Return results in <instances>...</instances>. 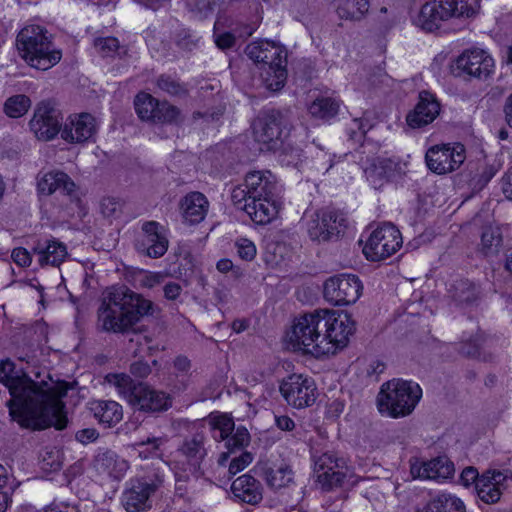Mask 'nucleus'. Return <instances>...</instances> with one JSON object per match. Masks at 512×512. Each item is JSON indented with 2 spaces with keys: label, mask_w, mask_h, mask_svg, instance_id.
<instances>
[{
  "label": "nucleus",
  "mask_w": 512,
  "mask_h": 512,
  "mask_svg": "<svg viewBox=\"0 0 512 512\" xmlns=\"http://www.w3.org/2000/svg\"><path fill=\"white\" fill-rule=\"evenodd\" d=\"M0 383L8 388L11 395L7 401L9 414L22 428H66L68 419L62 398L67 395V385L36 383L25 373L15 371V365L10 360L0 364Z\"/></svg>",
  "instance_id": "obj_1"
},
{
  "label": "nucleus",
  "mask_w": 512,
  "mask_h": 512,
  "mask_svg": "<svg viewBox=\"0 0 512 512\" xmlns=\"http://www.w3.org/2000/svg\"><path fill=\"white\" fill-rule=\"evenodd\" d=\"M153 303L127 288H112L98 310V322L107 332L130 330L144 315L153 313Z\"/></svg>",
  "instance_id": "obj_2"
},
{
  "label": "nucleus",
  "mask_w": 512,
  "mask_h": 512,
  "mask_svg": "<svg viewBox=\"0 0 512 512\" xmlns=\"http://www.w3.org/2000/svg\"><path fill=\"white\" fill-rule=\"evenodd\" d=\"M245 54L256 65H261V77L271 91L282 89L287 80V49L280 43L259 39L249 43Z\"/></svg>",
  "instance_id": "obj_3"
},
{
  "label": "nucleus",
  "mask_w": 512,
  "mask_h": 512,
  "mask_svg": "<svg viewBox=\"0 0 512 512\" xmlns=\"http://www.w3.org/2000/svg\"><path fill=\"white\" fill-rule=\"evenodd\" d=\"M118 394L135 410L145 413H160L172 406V399L164 391L156 390L146 383H135L125 373H111L105 377Z\"/></svg>",
  "instance_id": "obj_4"
},
{
  "label": "nucleus",
  "mask_w": 512,
  "mask_h": 512,
  "mask_svg": "<svg viewBox=\"0 0 512 512\" xmlns=\"http://www.w3.org/2000/svg\"><path fill=\"white\" fill-rule=\"evenodd\" d=\"M16 47L20 56L33 68L48 70L62 58V52L51 40L48 31L39 25H28L17 35Z\"/></svg>",
  "instance_id": "obj_5"
},
{
  "label": "nucleus",
  "mask_w": 512,
  "mask_h": 512,
  "mask_svg": "<svg viewBox=\"0 0 512 512\" xmlns=\"http://www.w3.org/2000/svg\"><path fill=\"white\" fill-rule=\"evenodd\" d=\"M421 397L422 389L417 383L393 379L382 384L377 407L382 415L401 418L413 412Z\"/></svg>",
  "instance_id": "obj_6"
},
{
  "label": "nucleus",
  "mask_w": 512,
  "mask_h": 512,
  "mask_svg": "<svg viewBox=\"0 0 512 512\" xmlns=\"http://www.w3.org/2000/svg\"><path fill=\"white\" fill-rule=\"evenodd\" d=\"M143 476L135 477L130 481V486L125 490L122 503L127 512H144L150 509V497L163 485L169 465L161 459H157L145 467Z\"/></svg>",
  "instance_id": "obj_7"
},
{
  "label": "nucleus",
  "mask_w": 512,
  "mask_h": 512,
  "mask_svg": "<svg viewBox=\"0 0 512 512\" xmlns=\"http://www.w3.org/2000/svg\"><path fill=\"white\" fill-rule=\"evenodd\" d=\"M479 7V0H433L422 6L414 22L421 29L432 32L449 18L474 16Z\"/></svg>",
  "instance_id": "obj_8"
},
{
  "label": "nucleus",
  "mask_w": 512,
  "mask_h": 512,
  "mask_svg": "<svg viewBox=\"0 0 512 512\" xmlns=\"http://www.w3.org/2000/svg\"><path fill=\"white\" fill-rule=\"evenodd\" d=\"M321 312L300 316L294 322L291 330L286 334V342L294 351L311 354L314 357L327 355L329 347L323 343L322 328H320Z\"/></svg>",
  "instance_id": "obj_9"
},
{
  "label": "nucleus",
  "mask_w": 512,
  "mask_h": 512,
  "mask_svg": "<svg viewBox=\"0 0 512 512\" xmlns=\"http://www.w3.org/2000/svg\"><path fill=\"white\" fill-rule=\"evenodd\" d=\"M175 461V477L177 481L199 479L205 475L204 461L207 456L205 437L201 433L186 438L179 447Z\"/></svg>",
  "instance_id": "obj_10"
},
{
  "label": "nucleus",
  "mask_w": 512,
  "mask_h": 512,
  "mask_svg": "<svg viewBox=\"0 0 512 512\" xmlns=\"http://www.w3.org/2000/svg\"><path fill=\"white\" fill-rule=\"evenodd\" d=\"M304 226L309 238L318 243L338 239L346 227L344 215L334 209L323 208L304 214Z\"/></svg>",
  "instance_id": "obj_11"
},
{
  "label": "nucleus",
  "mask_w": 512,
  "mask_h": 512,
  "mask_svg": "<svg viewBox=\"0 0 512 512\" xmlns=\"http://www.w3.org/2000/svg\"><path fill=\"white\" fill-rule=\"evenodd\" d=\"M323 343L328 344L327 355L335 354L337 350L346 347L349 337L354 333L355 323L345 312L320 309ZM327 347V345H324Z\"/></svg>",
  "instance_id": "obj_12"
},
{
  "label": "nucleus",
  "mask_w": 512,
  "mask_h": 512,
  "mask_svg": "<svg viewBox=\"0 0 512 512\" xmlns=\"http://www.w3.org/2000/svg\"><path fill=\"white\" fill-rule=\"evenodd\" d=\"M289 126V119L283 112L274 109L264 111L253 123L254 138L267 150L276 149L282 138L288 135Z\"/></svg>",
  "instance_id": "obj_13"
},
{
  "label": "nucleus",
  "mask_w": 512,
  "mask_h": 512,
  "mask_svg": "<svg viewBox=\"0 0 512 512\" xmlns=\"http://www.w3.org/2000/svg\"><path fill=\"white\" fill-rule=\"evenodd\" d=\"M402 245L400 231L391 223H384L371 232L363 248L370 261H380L396 253Z\"/></svg>",
  "instance_id": "obj_14"
},
{
  "label": "nucleus",
  "mask_w": 512,
  "mask_h": 512,
  "mask_svg": "<svg viewBox=\"0 0 512 512\" xmlns=\"http://www.w3.org/2000/svg\"><path fill=\"white\" fill-rule=\"evenodd\" d=\"M363 285L354 274H338L324 283V298L335 306L354 304L362 294Z\"/></svg>",
  "instance_id": "obj_15"
},
{
  "label": "nucleus",
  "mask_w": 512,
  "mask_h": 512,
  "mask_svg": "<svg viewBox=\"0 0 512 512\" xmlns=\"http://www.w3.org/2000/svg\"><path fill=\"white\" fill-rule=\"evenodd\" d=\"M279 390L285 401L297 409L311 406L316 400L317 388L313 379L302 374L284 378Z\"/></svg>",
  "instance_id": "obj_16"
},
{
  "label": "nucleus",
  "mask_w": 512,
  "mask_h": 512,
  "mask_svg": "<svg viewBox=\"0 0 512 512\" xmlns=\"http://www.w3.org/2000/svg\"><path fill=\"white\" fill-rule=\"evenodd\" d=\"M465 159V147L461 143L434 145L425 154L427 167L439 175L458 169Z\"/></svg>",
  "instance_id": "obj_17"
},
{
  "label": "nucleus",
  "mask_w": 512,
  "mask_h": 512,
  "mask_svg": "<svg viewBox=\"0 0 512 512\" xmlns=\"http://www.w3.org/2000/svg\"><path fill=\"white\" fill-rule=\"evenodd\" d=\"M348 466L344 458L335 453L325 452L314 460V474L317 482L325 489L342 485Z\"/></svg>",
  "instance_id": "obj_18"
},
{
  "label": "nucleus",
  "mask_w": 512,
  "mask_h": 512,
  "mask_svg": "<svg viewBox=\"0 0 512 512\" xmlns=\"http://www.w3.org/2000/svg\"><path fill=\"white\" fill-rule=\"evenodd\" d=\"M61 112L48 102L37 105L29 122L31 131L39 140H52L62 130Z\"/></svg>",
  "instance_id": "obj_19"
},
{
  "label": "nucleus",
  "mask_w": 512,
  "mask_h": 512,
  "mask_svg": "<svg viewBox=\"0 0 512 512\" xmlns=\"http://www.w3.org/2000/svg\"><path fill=\"white\" fill-rule=\"evenodd\" d=\"M97 127L96 118L90 113L72 114L62 126L61 137L69 143H84L95 136Z\"/></svg>",
  "instance_id": "obj_20"
},
{
  "label": "nucleus",
  "mask_w": 512,
  "mask_h": 512,
  "mask_svg": "<svg viewBox=\"0 0 512 512\" xmlns=\"http://www.w3.org/2000/svg\"><path fill=\"white\" fill-rule=\"evenodd\" d=\"M457 68L469 76L486 80L494 71V60L484 50L474 48L464 51L456 60Z\"/></svg>",
  "instance_id": "obj_21"
},
{
  "label": "nucleus",
  "mask_w": 512,
  "mask_h": 512,
  "mask_svg": "<svg viewBox=\"0 0 512 512\" xmlns=\"http://www.w3.org/2000/svg\"><path fill=\"white\" fill-rule=\"evenodd\" d=\"M141 230L142 240L136 243L137 250L150 258L162 257L169 245L164 228L156 221H146Z\"/></svg>",
  "instance_id": "obj_22"
},
{
  "label": "nucleus",
  "mask_w": 512,
  "mask_h": 512,
  "mask_svg": "<svg viewBox=\"0 0 512 512\" xmlns=\"http://www.w3.org/2000/svg\"><path fill=\"white\" fill-rule=\"evenodd\" d=\"M440 113V103L429 91H421L419 99L412 111L406 116L411 128H421L432 123Z\"/></svg>",
  "instance_id": "obj_23"
},
{
  "label": "nucleus",
  "mask_w": 512,
  "mask_h": 512,
  "mask_svg": "<svg viewBox=\"0 0 512 512\" xmlns=\"http://www.w3.org/2000/svg\"><path fill=\"white\" fill-rule=\"evenodd\" d=\"M245 186L248 188L250 199L277 197L282 192L275 175L268 170L247 173L245 176Z\"/></svg>",
  "instance_id": "obj_24"
},
{
  "label": "nucleus",
  "mask_w": 512,
  "mask_h": 512,
  "mask_svg": "<svg viewBox=\"0 0 512 512\" xmlns=\"http://www.w3.org/2000/svg\"><path fill=\"white\" fill-rule=\"evenodd\" d=\"M282 202L280 196L250 199L241 208L258 225H266L277 218Z\"/></svg>",
  "instance_id": "obj_25"
},
{
  "label": "nucleus",
  "mask_w": 512,
  "mask_h": 512,
  "mask_svg": "<svg viewBox=\"0 0 512 512\" xmlns=\"http://www.w3.org/2000/svg\"><path fill=\"white\" fill-rule=\"evenodd\" d=\"M454 464L447 457H437L421 464L411 466V474L414 478L435 480L443 482L454 474Z\"/></svg>",
  "instance_id": "obj_26"
},
{
  "label": "nucleus",
  "mask_w": 512,
  "mask_h": 512,
  "mask_svg": "<svg viewBox=\"0 0 512 512\" xmlns=\"http://www.w3.org/2000/svg\"><path fill=\"white\" fill-rule=\"evenodd\" d=\"M94 467L100 474L119 480L129 469V463L115 451L108 448H99L94 458Z\"/></svg>",
  "instance_id": "obj_27"
},
{
  "label": "nucleus",
  "mask_w": 512,
  "mask_h": 512,
  "mask_svg": "<svg viewBox=\"0 0 512 512\" xmlns=\"http://www.w3.org/2000/svg\"><path fill=\"white\" fill-rule=\"evenodd\" d=\"M506 475L500 471H486L476 482V493L479 499L487 504L497 502L505 487Z\"/></svg>",
  "instance_id": "obj_28"
},
{
  "label": "nucleus",
  "mask_w": 512,
  "mask_h": 512,
  "mask_svg": "<svg viewBox=\"0 0 512 512\" xmlns=\"http://www.w3.org/2000/svg\"><path fill=\"white\" fill-rule=\"evenodd\" d=\"M183 218L190 224L202 222L209 209V201L201 192H190L180 202Z\"/></svg>",
  "instance_id": "obj_29"
},
{
  "label": "nucleus",
  "mask_w": 512,
  "mask_h": 512,
  "mask_svg": "<svg viewBox=\"0 0 512 512\" xmlns=\"http://www.w3.org/2000/svg\"><path fill=\"white\" fill-rule=\"evenodd\" d=\"M38 191L44 195H51L60 191L65 195L71 196L75 191V183L62 171H50L43 174L37 183Z\"/></svg>",
  "instance_id": "obj_30"
},
{
  "label": "nucleus",
  "mask_w": 512,
  "mask_h": 512,
  "mask_svg": "<svg viewBox=\"0 0 512 512\" xmlns=\"http://www.w3.org/2000/svg\"><path fill=\"white\" fill-rule=\"evenodd\" d=\"M33 252L39 256L41 265L59 266L67 257L66 245L56 239L38 240Z\"/></svg>",
  "instance_id": "obj_31"
},
{
  "label": "nucleus",
  "mask_w": 512,
  "mask_h": 512,
  "mask_svg": "<svg viewBox=\"0 0 512 512\" xmlns=\"http://www.w3.org/2000/svg\"><path fill=\"white\" fill-rule=\"evenodd\" d=\"M231 490L235 498L250 505L258 504L263 498L260 482L249 474L234 480Z\"/></svg>",
  "instance_id": "obj_32"
},
{
  "label": "nucleus",
  "mask_w": 512,
  "mask_h": 512,
  "mask_svg": "<svg viewBox=\"0 0 512 512\" xmlns=\"http://www.w3.org/2000/svg\"><path fill=\"white\" fill-rule=\"evenodd\" d=\"M89 409L95 419L103 426L110 428L123 419L122 406L113 400H94Z\"/></svg>",
  "instance_id": "obj_33"
},
{
  "label": "nucleus",
  "mask_w": 512,
  "mask_h": 512,
  "mask_svg": "<svg viewBox=\"0 0 512 512\" xmlns=\"http://www.w3.org/2000/svg\"><path fill=\"white\" fill-rule=\"evenodd\" d=\"M480 287L468 279L456 280L448 289L449 298L460 307L477 303L480 298Z\"/></svg>",
  "instance_id": "obj_34"
},
{
  "label": "nucleus",
  "mask_w": 512,
  "mask_h": 512,
  "mask_svg": "<svg viewBox=\"0 0 512 512\" xmlns=\"http://www.w3.org/2000/svg\"><path fill=\"white\" fill-rule=\"evenodd\" d=\"M424 512H465V505L460 498L442 493L426 504Z\"/></svg>",
  "instance_id": "obj_35"
},
{
  "label": "nucleus",
  "mask_w": 512,
  "mask_h": 512,
  "mask_svg": "<svg viewBox=\"0 0 512 512\" xmlns=\"http://www.w3.org/2000/svg\"><path fill=\"white\" fill-rule=\"evenodd\" d=\"M369 10V0H340L337 13L341 19L358 21Z\"/></svg>",
  "instance_id": "obj_36"
},
{
  "label": "nucleus",
  "mask_w": 512,
  "mask_h": 512,
  "mask_svg": "<svg viewBox=\"0 0 512 512\" xmlns=\"http://www.w3.org/2000/svg\"><path fill=\"white\" fill-rule=\"evenodd\" d=\"M155 83L160 91L173 97H183L188 93L186 84L174 75L161 74L156 78Z\"/></svg>",
  "instance_id": "obj_37"
},
{
  "label": "nucleus",
  "mask_w": 512,
  "mask_h": 512,
  "mask_svg": "<svg viewBox=\"0 0 512 512\" xmlns=\"http://www.w3.org/2000/svg\"><path fill=\"white\" fill-rule=\"evenodd\" d=\"M31 100L24 94H17L6 99L3 111L9 118H20L24 116L31 107Z\"/></svg>",
  "instance_id": "obj_38"
},
{
  "label": "nucleus",
  "mask_w": 512,
  "mask_h": 512,
  "mask_svg": "<svg viewBox=\"0 0 512 512\" xmlns=\"http://www.w3.org/2000/svg\"><path fill=\"white\" fill-rule=\"evenodd\" d=\"M339 103L330 97L316 98L309 106V112L313 117L327 119L338 113Z\"/></svg>",
  "instance_id": "obj_39"
},
{
  "label": "nucleus",
  "mask_w": 512,
  "mask_h": 512,
  "mask_svg": "<svg viewBox=\"0 0 512 512\" xmlns=\"http://www.w3.org/2000/svg\"><path fill=\"white\" fill-rule=\"evenodd\" d=\"M265 480L271 488L280 489L288 486L293 481V472L288 466L268 468L265 471Z\"/></svg>",
  "instance_id": "obj_40"
},
{
  "label": "nucleus",
  "mask_w": 512,
  "mask_h": 512,
  "mask_svg": "<svg viewBox=\"0 0 512 512\" xmlns=\"http://www.w3.org/2000/svg\"><path fill=\"white\" fill-rule=\"evenodd\" d=\"M158 100L148 93H139L134 101L135 110L142 120L152 121Z\"/></svg>",
  "instance_id": "obj_41"
},
{
  "label": "nucleus",
  "mask_w": 512,
  "mask_h": 512,
  "mask_svg": "<svg viewBox=\"0 0 512 512\" xmlns=\"http://www.w3.org/2000/svg\"><path fill=\"white\" fill-rule=\"evenodd\" d=\"M180 116V110L176 106L166 101L158 102L151 122L163 124L177 123L180 120Z\"/></svg>",
  "instance_id": "obj_42"
},
{
  "label": "nucleus",
  "mask_w": 512,
  "mask_h": 512,
  "mask_svg": "<svg viewBox=\"0 0 512 512\" xmlns=\"http://www.w3.org/2000/svg\"><path fill=\"white\" fill-rule=\"evenodd\" d=\"M210 424L217 431L213 436L216 441L225 440L235 430L233 419L226 414L211 416Z\"/></svg>",
  "instance_id": "obj_43"
},
{
  "label": "nucleus",
  "mask_w": 512,
  "mask_h": 512,
  "mask_svg": "<svg viewBox=\"0 0 512 512\" xmlns=\"http://www.w3.org/2000/svg\"><path fill=\"white\" fill-rule=\"evenodd\" d=\"M174 368L178 372L176 376V381L173 384V387L177 391H184L189 386V371L191 369V362L185 356H178L174 360Z\"/></svg>",
  "instance_id": "obj_44"
},
{
  "label": "nucleus",
  "mask_w": 512,
  "mask_h": 512,
  "mask_svg": "<svg viewBox=\"0 0 512 512\" xmlns=\"http://www.w3.org/2000/svg\"><path fill=\"white\" fill-rule=\"evenodd\" d=\"M224 441L226 449L234 453L249 445L250 434L244 426H239Z\"/></svg>",
  "instance_id": "obj_45"
},
{
  "label": "nucleus",
  "mask_w": 512,
  "mask_h": 512,
  "mask_svg": "<svg viewBox=\"0 0 512 512\" xmlns=\"http://www.w3.org/2000/svg\"><path fill=\"white\" fill-rule=\"evenodd\" d=\"M94 47L102 57H113L119 55L121 50H126L120 46L119 40L115 37H100L94 41Z\"/></svg>",
  "instance_id": "obj_46"
},
{
  "label": "nucleus",
  "mask_w": 512,
  "mask_h": 512,
  "mask_svg": "<svg viewBox=\"0 0 512 512\" xmlns=\"http://www.w3.org/2000/svg\"><path fill=\"white\" fill-rule=\"evenodd\" d=\"M502 238L498 229L492 227L484 228L481 235V251L485 255H491L498 251Z\"/></svg>",
  "instance_id": "obj_47"
},
{
  "label": "nucleus",
  "mask_w": 512,
  "mask_h": 512,
  "mask_svg": "<svg viewBox=\"0 0 512 512\" xmlns=\"http://www.w3.org/2000/svg\"><path fill=\"white\" fill-rule=\"evenodd\" d=\"M101 213L108 219H116L122 214L123 202L119 198L104 197L100 202Z\"/></svg>",
  "instance_id": "obj_48"
},
{
  "label": "nucleus",
  "mask_w": 512,
  "mask_h": 512,
  "mask_svg": "<svg viewBox=\"0 0 512 512\" xmlns=\"http://www.w3.org/2000/svg\"><path fill=\"white\" fill-rule=\"evenodd\" d=\"M253 460V456L249 452H243L240 456L233 458L228 466V470L224 472L223 477L228 481L234 475L244 470Z\"/></svg>",
  "instance_id": "obj_49"
},
{
  "label": "nucleus",
  "mask_w": 512,
  "mask_h": 512,
  "mask_svg": "<svg viewBox=\"0 0 512 512\" xmlns=\"http://www.w3.org/2000/svg\"><path fill=\"white\" fill-rule=\"evenodd\" d=\"M165 442L163 438H147L145 441L135 443L138 447L139 457L149 458L151 456H157L159 447Z\"/></svg>",
  "instance_id": "obj_50"
},
{
  "label": "nucleus",
  "mask_w": 512,
  "mask_h": 512,
  "mask_svg": "<svg viewBox=\"0 0 512 512\" xmlns=\"http://www.w3.org/2000/svg\"><path fill=\"white\" fill-rule=\"evenodd\" d=\"M500 169V164L493 160L492 162H485L481 167L480 171L477 174V184L482 188L484 187L498 172Z\"/></svg>",
  "instance_id": "obj_51"
},
{
  "label": "nucleus",
  "mask_w": 512,
  "mask_h": 512,
  "mask_svg": "<svg viewBox=\"0 0 512 512\" xmlns=\"http://www.w3.org/2000/svg\"><path fill=\"white\" fill-rule=\"evenodd\" d=\"M239 257L245 261H251L256 256L255 244L247 238H240L235 242Z\"/></svg>",
  "instance_id": "obj_52"
},
{
  "label": "nucleus",
  "mask_w": 512,
  "mask_h": 512,
  "mask_svg": "<svg viewBox=\"0 0 512 512\" xmlns=\"http://www.w3.org/2000/svg\"><path fill=\"white\" fill-rule=\"evenodd\" d=\"M388 170H392V161L384 158H377L373 160L369 168H366L365 172L368 177L377 176L379 178H383L386 176Z\"/></svg>",
  "instance_id": "obj_53"
},
{
  "label": "nucleus",
  "mask_w": 512,
  "mask_h": 512,
  "mask_svg": "<svg viewBox=\"0 0 512 512\" xmlns=\"http://www.w3.org/2000/svg\"><path fill=\"white\" fill-rule=\"evenodd\" d=\"M199 41L200 37H198L195 33L182 31L178 34L176 43L180 49L185 51H192L198 47Z\"/></svg>",
  "instance_id": "obj_54"
},
{
  "label": "nucleus",
  "mask_w": 512,
  "mask_h": 512,
  "mask_svg": "<svg viewBox=\"0 0 512 512\" xmlns=\"http://www.w3.org/2000/svg\"><path fill=\"white\" fill-rule=\"evenodd\" d=\"M129 371L135 378L145 379L152 373V366L147 361L138 359L130 364Z\"/></svg>",
  "instance_id": "obj_55"
},
{
  "label": "nucleus",
  "mask_w": 512,
  "mask_h": 512,
  "mask_svg": "<svg viewBox=\"0 0 512 512\" xmlns=\"http://www.w3.org/2000/svg\"><path fill=\"white\" fill-rule=\"evenodd\" d=\"M214 42L221 50H228L234 47L236 43L235 36L230 32L214 33Z\"/></svg>",
  "instance_id": "obj_56"
},
{
  "label": "nucleus",
  "mask_w": 512,
  "mask_h": 512,
  "mask_svg": "<svg viewBox=\"0 0 512 512\" xmlns=\"http://www.w3.org/2000/svg\"><path fill=\"white\" fill-rule=\"evenodd\" d=\"M165 275L162 273H145L139 280L140 286L144 288H154L163 283Z\"/></svg>",
  "instance_id": "obj_57"
},
{
  "label": "nucleus",
  "mask_w": 512,
  "mask_h": 512,
  "mask_svg": "<svg viewBox=\"0 0 512 512\" xmlns=\"http://www.w3.org/2000/svg\"><path fill=\"white\" fill-rule=\"evenodd\" d=\"M353 124L358 128L359 131L351 130L350 139L355 142H360L365 137L367 131L371 128V125L364 119H354Z\"/></svg>",
  "instance_id": "obj_58"
},
{
  "label": "nucleus",
  "mask_w": 512,
  "mask_h": 512,
  "mask_svg": "<svg viewBox=\"0 0 512 512\" xmlns=\"http://www.w3.org/2000/svg\"><path fill=\"white\" fill-rule=\"evenodd\" d=\"M11 257L20 267H28L32 261L30 253L22 247L13 249Z\"/></svg>",
  "instance_id": "obj_59"
},
{
  "label": "nucleus",
  "mask_w": 512,
  "mask_h": 512,
  "mask_svg": "<svg viewBox=\"0 0 512 512\" xmlns=\"http://www.w3.org/2000/svg\"><path fill=\"white\" fill-rule=\"evenodd\" d=\"M231 199L235 205H241L242 203L244 205L250 201L248 188H246L245 183L233 188Z\"/></svg>",
  "instance_id": "obj_60"
},
{
  "label": "nucleus",
  "mask_w": 512,
  "mask_h": 512,
  "mask_svg": "<svg viewBox=\"0 0 512 512\" xmlns=\"http://www.w3.org/2000/svg\"><path fill=\"white\" fill-rule=\"evenodd\" d=\"M480 477L481 476H479V473L475 467L468 466L463 469L460 475V481L466 487L472 484L476 486V482L480 479Z\"/></svg>",
  "instance_id": "obj_61"
},
{
  "label": "nucleus",
  "mask_w": 512,
  "mask_h": 512,
  "mask_svg": "<svg viewBox=\"0 0 512 512\" xmlns=\"http://www.w3.org/2000/svg\"><path fill=\"white\" fill-rule=\"evenodd\" d=\"M99 437V432L95 428H85L76 432L75 438L82 444H89L96 441Z\"/></svg>",
  "instance_id": "obj_62"
},
{
  "label": "nucleus",
  "mask_w": 512,
  "mask_h": 512,
  "mask_svg": "<svg viewBox=\"0 0 512 512\" xmlns=\"http://www.w3.org/2000/svg\"><path fill=\"white\" fill-rule=\"evenodd\" d=\"M217 5V0H195L194 7L201 17H207Z\"/></svg>",
  "instance_id": "obj_63"
},
{
  "label": "nucleus",
  "mask_w": 512,
  "mask_h": 512,
  "mask_svg": "<svg viewBox=\"0 0 512 512\" xmlns=\"http://www.w3.org/2000/svg\"><path fill=\"white\" fill-rule=\"evenodd\" d=\"M163 292L167 300L174 301L181 295L182 287L179 283L168 282L164 285Z\"/></svg>",
  "instance_id": "obj_64"
}]
</instances>
